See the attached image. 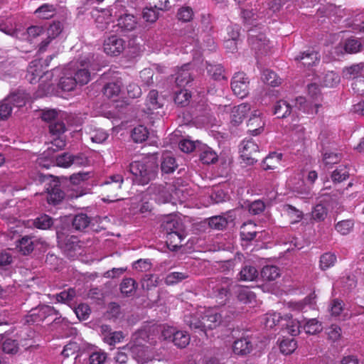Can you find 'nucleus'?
Instances as JSON below:
<instances>
[{
  "label": "nucleus",
  "mask_w": 364,
  "mask_h": 364,
  "mask_svg": "<svg viewBox=\"0 0 364 364\" xmlns=\"http://www.w3.org/2000/svg\"><path fill=\"white\" fill-rule=\"evenodd\" d=\"M129 171L134 176L135 183L148 184L156 176V167L148 160L135 161L130 164Z\"/></svg>",
  "instance_id": "obj_4"
},
{
  "label": "nucleus",
  "mask_w": 364,
  "mask_h": 364,
  "mask_svg": "<svg viewBox=\"0 0 364 364\" xmlns=\"http://www.w3.org/2000/svg\"><path fill=\"white\" fill-rule=\"evenodd\" d=\"M149 193L151 195V199L158 203H171L176 204L178 202L182 203L184 197L182 196L183 191L179 188H174L172 185H151L148 189Z\"/></svg>",
  "instance_id": "obj_3"
},
{
  "label": "nucleus",
  "mask_w": 364,
  "mask_h": 364,
  "mask_svg": "<svg viewBox=\"0 0 364 364\" xmlns=\"http://www.w3.org/2000/svg\"><path fill=\"white\" fill-rule=\"evenodd\" d=\"M250 111V105L249 104L242 103L239 105L233 111L234 120L236 122H240Z\"/></svg>",
  "instance_id": "obj_52"
},
{
  "label": "nucleus",
  "mask_w": 364,
  "mask_h": 364,
  "mask_svg": "<svg viewBox=\"0 0 364 364\" xmlns=\"http://www.w3.org/2000/svg\"><path fill=\"white\" fill-rule=\"evenodd\" d=\"M68 68L73 73L77 85H86L91 80L92 72L96 70L94 55L89 53L81 57L79 60L70 63Z\"/></svg>",
  "instance_id": "obj_1"
},
{
  "label": "nucleus",
  "mask_w": 364,
  "mask_h": 364,
  "mask_svg": "<svg viewBox=\"0 0 364 364\" xmlns=\"http://www.w3.org/2000/svg\"><path fill=\"white\" fill-rule=\"evenodd\" d=\"M258 151L259 146L252 139H245L240 144V156L242 160L248 164H253L257 161L255 155Z\"/></svg>",
  "instance_id": "obj_9"
},
{
  "label": "nucleus",
  "mask_w": 364,
  "mask_h": 364,
  "mask_svg": "<svg viewBox=\"0 0 364 364\" xmlns=\"http://www.w3.org/2000/svg\"><path fill=\"white\" fill-rule=\"evenodd\" d=\"M149 136V132L143 125H139L134 128L132 132V138L136 143L144 141Z\"/></svg>",
  "instance_id": "obj_44"
},
{
  "label": "nucleus",
  "mask_w": 364,
  "mask_h": 364,
  "mask_svg": "<svg viewBox=\"0 0 364 364\" xmlns=\"http://www.w3.org/2000/svg\"><path fill=\"white\" fill-rule=\"evenodd\" d=\"M282 154L272 152L269 154L262 161V168L264 170H273L277 167L282 159Z\"/></svg>",
  "instance_id": "obj_30"
},
{
  "label": "nucleus",
  "mask_w": 364,
  "mask_h": 364,
  "mask_svg": "<svg viewBox=\"0 0 364 364\" xmlns=\"http://www.w3.org/2000/svg\"><path fill=\"white\" fill-rule=\"evenodd\" d=\"M341 80L338 73L333 71H328L323 73L321 77V85L326 87H333L339 84Z\"/></svg>",
  "instance_id": "obj_28"
},
{
  "label": "nucleus",
  "mask_w": 364,
  "mask_h": 364,
  "mask_svg": "<svg viewBox=\"0 0 364 364\" xmlns=\"http://www.w3.org/2000/svg\"><path fill=\"white\" fill-rule=\"evenodd\" d=\"M161 282L158 275L146 274L142 279L141 285L144 289H150L152 287H157Z\"/></svg>",
  "instance_id": "obj_57"
},
{
  "label": "nucleus",
  "mask_w": 364,
  "mask_h": 364,
  "mask_svg": "<svg viewBox=\"0 0 364 364\" xmlns=\"http://www.w3.org/2000/svg\"><path fill=\"white\" fill-rule=\"evenodd\" d=\"M250 32L248 41L252 49L261 51V53H266L268 50V41L266 39V36L263 33L255 35V31L253 30H251Z\"/></svg>",
  "instance_id": "obj_15"
},
{
  "label": "nucleus",
  "mask_w": 364,
  "mask_h": 364,
  "mask_svg": "<svg viewBox=\"0 0 364 364\" xmlns=\"http://www.w3.org/2000/svg\"><path fill=\"white\" fill-rule=\"evenodd\" d=\"M247 125L248 127L247 132L253 136H257L264 131L265 119L259 110H253Z\"/></svg>",
  "instance_id": "obj_12"
},
{
  "label": "nucleus",
  "mask_w": 364,
  "mask_h": 364,
  "mask_svg": "<svg viewBox=\"0 0 364 364\" xmlns=\"http://www.w3.org/2000/svg\"><path fill=\"white\" fill-rule=\"evenodd\" d=\"M122 86L121 80L109 82L104 87V95L109 98L117 97L121 92Z\"/></svg>",
  "instance_id": "obj_32"
},
{
  "label": "nucleus",
  "mask_w": 364,
  "mask_h": 364,
  "mask_svg": "<svg viewBox=\"0 0 364 364\" xmlns=\"http://www.w3.org/2000/svg\"><path fill=\"white\" fill-rule=\"evenodd\" d=\"M295 60L300 63L304 67L309 68L319 62L320 56L317 52L307 50L295 57Z\"/></svg>",
  "instance_id": "obj_16"
},
{
  "label": "nucleus",
  "mask_w": 364,
  "mask_h": 364,
  "mask_svg": "<svg viewBox=\"0 0 364 364\" xmlns=\"http://www.w3.org/2000/svg\"><path fill=\"white\" fill-rule=\"evenodd\" d=\"M161 227L166 234L170 233L171 232L184 230L183 225L180 220L176 215L171 214L166 215L164 218Z\"/></svg>",
  "instance_id": "obj_17"
},
{
  "label": "nucleus",
  "mask_w": 364,
  "mask_h": 364,
  "mask_svg": "<svg viewBox=\"0 0 364 364\" xmlns=\"http://www.w3.org/2000/svg\"><path fill=\"white\" fill-rule=\"evenodd\" d=\"M188 277L187 272H173L168 274L165 278V283L167 285L176 284Z\"/></svg>",
  "instance_id": "obj_49"
},
{
  "label": "nucleus",
  "mask_w": 364,
  "mask_h": 364,
  "mask_svg": "<svg viewBox=\"0 0 364 364\" xmlns=\"http://www.w3.org/2000/svg\"><path fill=\"white\" fill-rule=\"evenodd\" d=\"M189 64H185L178 70L176 77V83L178 87H184L193 80L189 73Z\"/></svg>",
  "instance_id": "obj_25"
},
{
  "label": "nucleus",
  "mask_w": 364,
  "mask_h": 364,
  "mask_svg": "<svg viewBox=\"0 0 364 364\" xmlns=\"http://www.w3.org/2000/svg\"><path fill=\"white\" fill-rule=\"evenodd\" d=\"M249 81L246 75L242 72L235 74L231 82V88L235 95L244 98L248 94Z\"/></svg>",
  "instance_id": "obj_11"
},
{
  "label": "nucleus",
  "mask_w": 364,
  "mask_h": 364,
  "mask_svg": "<svg viewBox=\"0 0 364 364\" xmlns=\"http://www.w3.org/2000/svg\"><path fill=\"white\" fill-rule=\"evenodd\" d=\"M9 105L21 107L23 102V92L20 90L15 91L5 100Z\"/></svg>",
  "instance_id": "obj_61"
},
{
  "label": "nucleus",
  "mask_w": 364,
  "mask_h": 364,
  "mask_svg": "<svg viewBox=\"0 0 364 364\" xmlns=\"http://www.w3.org/2000/svg\"><path fill=\"white\" fill-rule=\"evenodd\" d=\"M58 244L64 253L71 259L80 254L81 246L75 236H66L64 239L58 237Z\"/></svg>",
  "instance_id": "obj_10"
},
{
  "label": "nucleus",
  "mask_w": 364,
  "mask_h": 364,
  "mask_svg": "<svg viewBox=\"0 0 364 364\" xmlns=\"http://www.w3.org/2000/svg\"><path fill=\"white\" fill-rule=\"evenodd\" d=\"M304 331L308 334H316L322 331L321 323L316 318H311L303 321Z\"/></svg>",
  "instance_id": "obj_36"
},
{
  "label": "nucleus",
  "mask_w": 364,
  "mask_h": 364,
  "mask_svg": "<svg viewBox=\"0 0 364 364\" xmlns=\"http://www.w3.org/2000/svg\"><path fill=\"white\" fill-rule=\"evenodd\" d=\"M262 80L272 87L279 86L282 83V79L274 72L269 70H265L263 72Z\"/></svg>",
  "instance_id": "obj_46"
},
{
  "label": "nucleus",
  "mask_w": 364,
  "mask_h": 364,
  "mask_svg": "<svg viewBox=\"0 0 364 364\" xmlns=\"http://www.w3.org/2000/svg\"><path fill=\"white\" fill-rule=\"evenodd\" d=\"M236 293L239 301L243 304H252L255 301V294L247 287H239Z\"/></svg>",
  "instance_id": "obj_29"
},
{
  "label": "nucleus",
  "mask_w": 364,
  "mask_h": 364,
  "mask_svg": "<svg viewBox=\"0 0 364 364\" xmlns=\"http://www.w3.org/2000/svg\"><path fill=\"white\" fill-rule=\"evenodd\" d=\"M198 151L200 152V159L203 164H214L218 161V154L210 147L204 144H199Z\"/></svg>",
  "instance_id": "obj_20"
},
{
  "label": "nucleus",
  "mask_w": 364,
  "mask_h": 364,
  "mask_svg": "<svg viewBox=\"0 0 364 364\" xmlns=\"http://www.w3.org/2000/svg\"><path fill=\"white\" fill-rule=\"evenodd\" d=\"M228 224L227 220L220 215L212 217L209 219V226L215 230H223Z\"/></svg>",
  "instance_id": "obj_62"
},
{
  "label": "nucleus",
  "mask_w": 364,
  "mask_h": 364,
  "mask_svg": "<svg viewBox=\"0 0 364 364\" xmlns=\"http://www.w3.org/2000/svg\"><path fill=\"white\" fill-rule=\"evenodd\" d=\"M35 14L40 18L48 19L55 14V8L53 4H44L35 11Z\"/></svg>",
  "instance_id": "obj_33"
},
{
  "label": "nucleus",
  "mask_w": 364,
  "mask_h": 364,
  "mask_svg": "<svg viewBox=\"0 0 364 364\" xmlns=\"http://www.w3.org/2000/svg\"><path fill=\"white\" fill-rule=\"evenodd\" d=\"M133 353H134V358L139 363L145 364L151 360L148 350L144 347L134 348Z\"/></svg>",
  "instance_id": "obj_55"
},
{
  "label": "nucleus",
  "mask_w": 364,
  "mask_h": 364,
  "mask_svg": "<svg viewBox=\"0 0 364 364\" xmlns=\"http://www.w3.org/2000/svg\"><path fill=\"white\" fill-rule=\"evenodd\" d=\"M207 291L210 296L216 298L219 304H223L229 292L228 281L223 279H215L210 280L207 285Z\"/></svg>",
  "instance_id": "obj_8"
},
{
  "label": "nucleus",
  "mask_w": 364,
  "mask_h": 364,
  "mask_svg": "<svg viewBox=\"0 0 364 364\" xmlns=\"http://www.w3.org/2000/svg\"><path fill=\"white\" fill-rule=\"evenodd\" d=\"M137 287L136 282L132 278H125L120 284V289L122 294L129 295L133 293Z\"/></svg>",
  "instance_id": "obj_53"
},
{
  "label": "nucleus",
  "mask_w": 364,
  "mask_h": 364,
  "mask_svg": "<svg viewBox=\"0 0 364 364\" xmlns=\"http://www.w3.org/2000/svg\"><path fill=\"white\" fill-rule=\"evenodd\" d=\"M136 18L132 14L124 12L120 14L117 18V26L124 31H130L134 30L136 26Z\"/></svg>",
  "instance_id": "obj_19"
},
{
  "label": "nucleus",
  "mask_w": 364,
  "mask_h": 364,
  "mask_svg": "<svg viewBox=\"0 0 364 364\" xmlns=\"http://www.w3.org/2000/svg\"><path fill=\"white\" fill-rule=\"evenodd\" d=\"M166 243L170 248L175 250L181 245V242L186 237L184 230L171 232L166 234Z\"/></svg>",
  "instance_id": "obj_24"
},
{
  "label": "nucleus",
  "mask_w": 364,
  "mask_h": 364,
  "mask_svg": "<svg viewBox=\"0 0 364 364\" xmlns=\"http://www.w3.org/2000/svg\"><path fill=\"white\" fill-rule=\"evenodd\" d=\"M190 340V335L186 331H177L172 342L178 348H184L189 344Z\"/></svg>",
  "instance_id": "obj_40"
},
{
  "label": "nucleus",
  "mask_w": 364,
  "mask_h": 364,
  "mask_svg": "<svg viewBox=\"0 0 364 364\" xmlns=\"http://www.w3.org/2000/svg\"><path fill=\"white\" fill-rule=\"evenodd\" d=\"M46 38L45 28L41 26H32L27 28V41L31 43H40Z\"/></svg>",
  "instance_id": "obj_21"
},
{
  "label": "nucleus",
  "mask_w": 364,
  "mask_h": 364,
  "mask_svg": "<svg viewBox=\"0 0 364 364\" xmlns=\"http://www.w3.org/2000/svg\"><path fill=\"white\" fill-rule=\"evenodd\" d=\"M90 219L86 214L76 215L73 220V227L76 230H83L88 227Z\"/></svg>",
  "instance_id": "obj_43"
},
{
  "label": "nucleus",
  "mask_w": 364,
  "mask_h": 364,
  "mask_svg": "<svg viewBox=\"0 0 364 364\" xmlns=\"http://www.w3.org/2000/svg\"><path fill=\"white\" fill-rule=\"evenodd\" d=\"M361 46L362 44L358 39L349 38L346 41L343 47L335 48V53H343V50H344L348 53H355L360 50Z\"/></svg>",
  "instance_id": "obj_23"
},
{
  "label": "nucleus",
  "mask_w": 364,
  "mask_h": 364,
  "mask_svg": "<svg viewBox=\"0 0 364 364\" xmlns=\"http://www.w3.org/2000/svg\"><path fill=\"white\" fill-rule=\"evenodd\" d=\"M336 255L332 252H326L320 257L319 267L321 270H326L336 264Z\"/></svg>",
  "instance_id": "obj_35"
},
{
  "label": "nucleus",
  "mask_w": 364,
  "mask_h": 364,
  "mask_svg": "<svg viewBox=\"0 0 364 364\" xmlns=\"http://www.w3.org/2000/svg\"><path fill=\"white\" fill-rule=\"evenodd\" d=\"M287 321L285 324L287 326V331L289 334L294 336L300 333V328L302 326L300 321L294 320L291 316H286L284 318Z\"/></svg>",
  "instance_id": "obj_50"
},
{
  "label": "nucleus",
  "mask_w": 364,
  "mask_h": 364,
  "mask_svg": "<svg viewBox=\"0 0 364 364\" xmlns=\"http://www.w3.org/2000/svg\"><path fill=\"white\" fill-rule=\"evenodd\" d=\"M77 83L76 82L73 73L70 71L68 68H66L63 75L60 77V82H59V87L65 92H70L73 90Z\"/></svg>",
  "instance_id": "obj_22"
},
{
  "label": "nucleus",
  "mask_w": 364,
  "mask_h": 364,
  "mask_svg": "<svg viewBox=\"0 0 364 364\" xmlns=\"http://www.w3.org/2000/svg\"><path fill=\"white\" fill-rule=\"evenodd\" d=\"M293 102L294 105H291L286 100L277 101L274 106V114L278 118H284L291 112L296 113V110L311 114H316L318 112V107H313L307 103L306 99L303 97H296Z\"/></svg>",
  "instance_id": "obj_2"
},
{
  "label": "nucleus",
  "mask_w": 364,
  "mask_h": 364,
  "mask_svg": "<svg viewBox=\"0 0 364 364\" xmlns=\"http://www.w3.org/2000/svg\"><path fill=\"white\" fill-rule=\"evenodd\" d=\"M265 16L266 14H264V11H259L258 14H255L252 10L249 9H244L242 11V17L244 22L248 25L256 26L257 23L255 21L257 18H262Z\"/></svg>",
  "instance_id": "obj_37"
},
{
  "label": "nucleus",
  "mask_w": 364,
  "mask_h": 364,
  "mask_svg": "<svg viewBox=\"0 0 364 364\" xmlns=\"http://www.w3.org/2000/svg\"><path fill=\"white\" fill-rule=\"evenodd\" d=\"M177 167L175 159L170 154H164L161 165V171L166 173H170Z\"/></svg>",
  "instance_id": "obj_34"
},
{
  "label": "nucleus",
  "mask_w": 364,
  "mask_h": 364,
  "mask_svg": "<svg viewBox=\"0 0 364 364\" xmlns=\"http://www.w3.org/2000/svg\"><path fill=\"white\" fill-rule=\"evenodd\" d=\"M284 211L289 216L292 223L299 222L303 218L302 212L291 205H285Z\"/></svg>",
  "instance_id": "obj_56"
},
{
  "label": "nucleus",
  "mask_w": 364,
  "mask_h": 364,
  "mask_svg": "<svg viewBox=\"0 0 364 364\" xmlns=\"http://www.w3.org/2000/svg\"><path fill=\"white\" fill-rule=\"evenodd\" d=\"M280 275L279 269L274 265H267L262 268L261 276L264 280L273 281Z\"/></svg>",
  "instance_id": "obj_39"
},
{
  "label": "nucleus",
  "mask_w": 364,
  "mask_h": 364,
  "mask_svg": "<svg viewBox=\"0 0 364 364\" xmlns=\"http://www.w3.org/2000/svg\"><path fill=\"white\" fill-rule=\"evenodd\" d=\"M38 245H41V247L39 249L47 246L45 241H42L34 237H24V255L31 252Z\"/></svg>",
  "instance_id": "obj_38"
},
{
  "label": "nucleus",
  "mask_w": 364,
  "mask_h": 364,
  "mask_svg": "<svg viewBox=\"0 0 364 364\" xmlns=\"http://www.w3.org/2000/svg\"><path fill=\"white\" fill-rule=\"evenodd\" d=\"M13 212H14V208L10 207L1 210L0 215L2 218L8 220L9 235L11 239H16V242L17 243L16 247L21 250V244L23 242V237L21 236L22 223L21 220H17L16 218L11 216Z\"/></svg>",
  "instance_id": "obj_6"
},
{
  "label": "nucleus",
  "mask_w": 364,
  "mask_h": 364,
  "mask_svg": "<svg viewBox=\"0 0 364 364\" xmlns=\"http://www.w3.org/2000/svg\"><path fill=\"white\" fill-rule=\"evenodd\" d=\"M56 314L57 311L53 306L43 305L31 309L25 316L24 321L30 324L38 323Z\"/></svg>",
  "instance_id": "obj_7"
},
{
  "label": "nucleus",
  "mask_w": 364,
  "mask_h": 364,
  "mask_svg": "<svg viewBox=\"0 0 364 364\" xmlns=\"http://www.w3.org/2000/svg\"><path fill=\"white\" fill-rule=\"evenodd\" d=\"M199 144H201L199 141H193L186 139L180 141L179 148L182 151L189 153L195 150L198 151L199 149Z\"/></svg>",
  "instance_id": "obj_58"
},
{
  "label": "nucleus",
  "mask_w": 364,
  "mask_h": 364,
  "mask_svg": "<svg viewBox=\"0 0 364 364\" xmlns=\"http://www.w3.org/2000/svg\"><path fill=\"white\" fill-rule=\"evenodd\" d=\"M124 181V176L119 173L107 176L100 185L102 191L106 197L103 200L109 202L119 200Z\"/></svg>",
  "instance_id": "obj_5"
},
{
  "label": "nucleus",
  "mask_w": 364,
  "mask_h": 364,
  "mask_svg": "<svg viewBox=\"0 0 364 364\" xmlns=\"http://www.w3.org/2000/svg\"><path fill=\"white\" fill-rule=\"evenodd\" d=\"M349 176V170L346 165L338 166L331 173V178L334 183H341Z\"/></svg>",
  "instance_id": "obj_31"
},
{
  "label": "nucleus",
  "mask_w": 364,
  "mask_h": 364,
  "mask_svg": "<svg viewBox=\"0 0 364 364\" xmlns=\"http://www.w3.org/2000/svg\"><path fill=\"white\" fill-rule=\"evenodd\" d=\"M0 31L16 38H21L23 35L21 29L16 28V20L14 17L6 18L5 21L0 20Z\"/></svg>",
  "instance_id": "obj_18"
},
{
  "label": "nucleus",
  "mask_w": 364,
  "mask_h": 364,
  "mask_svg": "<svg viewBox=\"0 0 364 364\" xmlns=\"http://www.w3.org/2000/svg\"><path fill=\"white\" fill-rule=\"evenodd\" d=\"M124 48L125 41L117 36H112L104 42V51L109 55H119Z\"/></svg>",
  "instance_id": "obj_13"
},
{
  "label": "nucleus",
  "mask_w": 364,
  "mask_h": 364,
  "mask_svg": "<svg viewBox=\"0 0 364 364\" xmlns=\"http://www.w3.org/2000/svg\"><path fill=\"white\" fill-rule=\"evenodd\" d=\"M252 348V343L247 338H240L234 342L232 350L235 354L243 355L249 353Z\"/></svg>",
  "instance_id": "obj_26"
},
{
  "label": "nucleus",
  "mask_w": 364,
  "mask_h": 364,
  "mask_svg": "<svg viewBox=\"0 0 364 364\" xmlns=\"http://www.w3.org/2000/svg\"><path fill=\"white\" fill-rule=\"evenodd\" d=\"M33 224L38 229L47 230L49 229L53 224V220L51 217L48 215H42L36 218Z\"/></svg>",
  "instance_id": "obj_47"
},
{
  "label": "nucleus",
  "mask_w": 364,
  "mask_h": 364,
  "mask_svg": "<svg viewBox=\"0 0 364 364\" xmlns=\"http://www.w3.org/2000/svg\"><path fill=\"white\" fill-rule=\"evenodd\" d=\"M296 342L294 338H284L280 343V350L283 354L292 353L296 348Z\"/></svg>",
  "instance_id": "obj_51"
},
{
  "label": "nucleus",
  "mask_w": 364,
  "mask_h": 364,
  "mask_svg": "<svg viewBox=\"0 0 364 364\" xmlns=\"http://www.w3.org/2000/svg\"><path fill=\"white\" fill-rule=\"evenodd\" d=\"M111 14L109 11H97L95 15L97 27L103 31L107 28V25L111 21Z\"/></svg>",
  "instance_id": "obj_41"
},
{
  "label": "nucleus",
  "mask_w": 364,
  "mask_h": 364,
  "mask_svg": "<svg viewBox=\"0 0 364 364\" xmlns=\"http://www.w3.org/2000/svg\"><path fill=\"white\" fill-rule=\"evenodd\" d=\"M191 94L187 90H181L176 93L174 101L178 105L185 106L189 102Z\"/></svg>",
  "instance_id": "obj_64"
},
{
  "label": "nucleus",
  "mask_w": 364,
  "mask_h": 364,
  "mask_svg": "<svg viewBox=\"0 0 364 364\" xmlns=\"http://www.w3.org/2000/svg\"><path fill=\"white\" fill-rule=\"evenodd\" d=\"M258 275V271L254 266L245 264L238 274V278L241 281L252 282L255 280Z\"/></svg>",
  "instance_id": "obj_27"
},
{
  "label": "nucleus",
  "mask_w": 364,
  "mask_h": 364,
  "mask_svg": "<svg viewBox=\"0 0 364 364\" xmlns=\"http://www.w3.org/2000/svg\"><path fill=\"white\" fill-rule=\"evenodd\" d=\"M354 226V223L351 220H344L338 222L336 225V230L343 235L349 234Z\"/></svg>",
  "instance_id": "obj_59"
},
{
  "label": "nucleus",
  "mask_w": 364,
  "mask_h": 364,
  "mask_svg": "<svg viewBox=\"0 0 364 364\" xmlns=\"http://www.w3.org/2000/svg\"><path fill=\"white\" fill-rule=\"evenodd\" d=\"M282 319L279 314L273 312L268 313L263 316L262 322L267 328H272Z\"/></svg>",
  "instance_id": "obj_45"
},
{
  "label": "nucleus",
  "mask_w": 364,
  "mask_h": 364,
  "mask_svg": "<svg viewBox=\"0 0 364 364\" xmlns=\"http://www.w3.org/2000/svg\"><path fill=\"white\" fill-rule=\"evenodd\" d=\"M363 68V64L353 65L348 68H346L343 70V75L350 79L358 77L361 74Z\"/></svg>",
  "instance_id": "obj_60"
},
{
  "label": "nucleus",
  "mask_w": 364,
  "mask_h": 364,
  "mask_svg": "<svg viewBox=\"0 0 364 364\" xmlns=\"http://www.w3.org/2000/svg\"><path fill=\"white\" fill-rule=\"evenodd\" d=\"M62 31V26L60 22H53L48 28L45 29L46 38L39 43V52L43 53L47 50L48 45Z\"/></svg>",
  "instance_id": "obj_14"
},
{
  "label": "nucleus",
  "mask_w": 364,
  "mask_h": 364,
  "mask_svg": "<svg viewBox=\"0 0 364 364\" xmlns=\"http://www.w3.org/2000/svg\"><path fill=\"white\" fill-rule=\"evenodd\" d=\"M255 225L252 222L244 223L241 227L240 236L242 240L251 241L257 235V232L255 230H250V228H255Z\"/></svg>",
  "instance_id": "obj_48"
},
{
  "label": "nucleus",
  "mask_w": 364,
  "mask_h": 364,
  "mask_svg": "<svg viewBox=\"0 0 364 364\" xmlns=\"http://www.w3.org/2000/svg\"><path fill=\"white\" fill-rule=\"evenodd\" d=\"M63 197L64 193L59 188L54 187L50 191H48L47 200L49 203L57 204Z\"/></svg>",
  "instance_id": "obj_63"
},
{
  "label": "nucleus",
  "mask_w": 364,
  "mask_h": 364,
  "mask_svg": "<svg viewBox=\"0 0 364 364\" xmlns=\"http://www.w3.org/2000/svg\"><path fill=\"white\" fill-rule=\"evenodd\" d=\"M146 105L150 111L161 107V104L158 100V92L156 90H152L149 92Z\"/></svg>",
  "instance_id": "obj_54"
},
{
  "label": "nucleus",
  "mask_w": 364,
  "mask_h": 364,
  "mask_svg": "<svg viewBox=\"0 0 364 364\" xmlns=\"http://www.w3.org/2000/svg\"><path fill=\"white\" fill-rule=\"evenodd\" d=\"M203 319L207 323L213 324V328L216 327L220 322L222 316L215 309L205 310L203 313Z\"/></svg>",
  "instance_id": "obj_42"
}]
</instances>
